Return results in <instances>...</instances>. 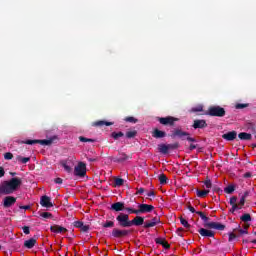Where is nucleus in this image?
Listing matches in <instances>:
<instances>
[{
    "label": "nucleus",
    "instance_id": "obj_1",
    "mask_svg": "<svg viewBox=\"0 0 256 256\" xmlns=\"http://www.w3.org/2000/svg\"><path fill=\"white\" fill-rule=\"evenodd\" d=\"M23 184V180L21 178L14 177L9 181H4L0 185V194L1 195H11L15 193L17 189H19L20 185Z\"/></svg>",
    "mask_w": 256,
    "mask_h": 256
},
{
    "label": "nucleus",
    "instance_id": "obj_2",
    "mask_svg": "<svg viewBox=\"0 0 256 256\" xmlns=\"http://www.w3.org/2000/svg\"><path fill=\"white\" fill-rule=\"evenodd\" d=\"M196 215H199V217L204 221V227L205 229H216V231H225V224H221L219 222H209V217L205 215L202 211H197Z\"/></svg>",
    "mask_w": 256,
    "mask_h": 256
},
{
    "label": "nucleus",
    "instance_id": "obj_3",
    "mask_svg": "<svg viewBox=\"0 0 256 256\" xmlns=\"http://www.w3.org/2000/svg\"><path fill=\"white\" fill-rule=\"evenodd\" d=\"M170 137L172 139H175L176 137H178L182 141H185V139H186L190 143H195L197 141L195 138L191 137V134H189V132H185V131H183L182 129H179V128L174 129L171 132Z\"/></svg>",
    "mask_w": 256,
    "mask_h": 256
},
{
    "label": "nucleus",
    "instance_id": "obj_4",
    "mask_svg": "<svg viewBox=\"0 0 256 256\" xmlns=\"http://www.w3.org/2000/svg\"><path fill=\"white\" fill-rule=\"evenodd\" d=\"M55 141H57V136H53L49 139H44V140H26V141H22L21 143L24 145H37L38 143L39 145L49 146V145H53Z\"/></svg>",
    "mask_w": 256,
    "mask_h": 256
},
{
    "label": "nucleus",
    "instance_id": "obj_5",
    "mask_svg": "<svg viewBox=\"0 0 256 256\" xmlns=\"http://www.w3.org/2000/svg\"><path fill=\"white\" fill-rule=\"evenodd\" d=\"M225 114V108L221 106H210L206 112L210 117H225Z\"/></svg>",
    "mask_w": 256,
    "mask_h": 256
},
{
    "label": "nucleus",
    "instance_id": "obj_6",
    "mask_svg": "<svg viewBox=\"0 0 256 256\" xmlns=\"http://www.w3.org/2000/svg\"><path fill=\"white\" fill-rule=\"evenodd\" d=\"M157 121L160 125H164V127H175V123L179 121V118L173 116L157 117Z\"/></svg>",
    "mask_w": 256,
    "mask_h": 256
},
{
    "label": "nucleus",
    "instance_id": "obj_7",
    "mask_svg": "<svg viewBox=\"0 0 256 256\" xmlns=\"http://www.w3.org/2000/svg\"><path fill=\"white\" fill-rule=\"evenodd\" d=\"M73 173L75 177H85L87 175V164H85V162H78V164L74 167Z\"/></svg>",
    "mask_w": 256,
    "mask_h": 256
},
{
    "label": "nucleus",
    "instance_id": "obj_8",
    "mask_svg": "<svg viewBox=\"0 0 256 256\" xmlns=\"http://www.w3.org/2000/svg\"><path fill=\"white\" fill-rule=\"evenodd\" d=\"M131 234V230L114 228L111 232V237L114 239H123Z\"/></svg>",
    "mask_w": 256,
    "mask_h": 256
},
{
    "label": "nucleus",
    "instance_id": "obj_9",
    "mask_svg": "<svg viewBox=\"0 0 256 256\" xmlns=\"http://www.w3.org/2000/svg\"><path fill=\"white\" fill-rule=\"evenodd\" d=\"M116 221H118L119 227H131V220H129V214L120 213L116 217Z\"/></svg>",
    "mask_w": 256,
    "mask_h": 256
},
{
    "label": "nucleus",
    "instance_id": "obj_10",
    "mask_svg": "<svg viewBox=\"0 0 256 256\" xmlns=\"http://www.w3.org/2000/svg\"><path fill=\"white\" fill-rule=\"evenodd\" d=\"M60 165L61 167H63L66 173H73V160L71 159L61 160Z\"/></svg>",
    "mask_w": 256,
    "mask_h": 256
},
{
    "label": "nucleus",
    "instance_id": "obj_11",
    "mask_svg": "<svg viewBox=\"0 0 256 256\" xmlns=\"http://www.w3.org/2000/svg\"><path fill=\"white\" fill-rule=\"evenodd\" d=\"M155 209V206L149 205V204H139L138 205V215H141L142 213H152V211Z\"/></svg>",
    "mask_w": 256,
    "mask_h": 256
},
{
    "label": "nucleus",
    "instance_id": "obj_12",
    "mask_svg": "<svg viewBox=\"0 0 256 256\" xmlns=\"http://www.w3.org/2000/svg\"><path fill=\"white\" fill-rule=\"evenodd\" d=\"M17 203V198L13 196H6L3 199V207L4 209H9V207H13V205Z\"/></svg>",
    "mask_w": 256,
    "mask_h": 256
},
{
    "label": "nucleus",
    "instance_id": "obj_13",
    "mask_svg": "<svg viewBox=\"0 0 256 256\" xmlns=\"http://www.w3.org/2000/svg\"><path fill=\"white\" fill-rule=\"evenodd\" d=\"M40 205L41 207H46V209H49L53 207V202H51V197L44 195L40 198Z\"/></svg>",
    "mask_w": 256,
    "mask_h": 256
},
{
    "label": "nucleus",
    "instance_id": "obj_14",
    "mask_svg": "<svg viewBox=\"0 0 256 256\" xmlns=\"http://www.w3.org/2000/svg\"><path fill=\"white\" fill-rule=\"evenodd\" d=\"M143 223H145V218L136 216L134 219L130 220V227H133V225H135V227H141Z\"/></svg>",
    "mask_w": 256,
    "mask_h": 256
},
{
    "label": "nucleus",
    "instance_id": "obj_15",
    "mask_svg": "<svg viewBox=\"0 0 256 256\" xmlns=\"http://www.w3.org/2000/svg\"><path fill=\"white\" fill-rule=\"evenodd\" d=\"M225 141H235L237 139V131L233 130L222 135Z\"/></svg>",
    "mask_w": 256,
    "mask_h": 256
},
{
    "label": "nucleus",
    "instance_id": "obj_16",
    "mask_svg": "<svg viewBox=\"0 0 256 256\" xmlns=\"http://www.w3.org/2000/svg\"><path fill=\"white\" fill-rule=\"evenodd\" d=\"M50 231H51V233L59 234V233H67L68 230H67V228H65L63 226H59V225L55 224L50 227Z\"/></svg>",
    "mask_w": 256,
    "mask_h": 256
},
{
    "label": "nucleus",
    "instance_id": "obj_17",
    "mask_svg": "<svg viewBox=\"0 0 256 256\" xmlns=\"http://www.w3.org/2000/svg\"><path fill=\"white\" fill-rule=\"evenodd\" d=\"M110 209L112 211H116L117 213H119V211H125V203L124 202L113 203Z\"/></svg>",
    "mask_w": 256,
    "mask_h": 256
},
{
    "label": "nucleus",
    "instance_id": "obj_18",
    "mask_svg": "<svg viewBox=\"0 0 256 256\" xmlns=\"http://www.w3.org/2000/svg\"><path fill=\"white\" fill-rule=\"evenodd\" d=\"M152 137H154V139H163L164 137H167V133L163 130L155 128L152 132Z\"/></svg>",
    "mask_w": 256,
    "mask_h": 256
},
{
    "label": "nucleus",
    "instance_id": "obj_19",
    "mask_svg": "<svg viewBox=\"0 0 256 256\" xmlns=\"http://www.w3.org/2000/svg\"><path fill=\"white\" fill-rule=\"evenodd\" d=\"M192 127L193 129H205V127H207V121L199 119L194 120Z\"/></svg>",
    "mask_w": 256,
    "mask_h": 256
},
{
    "label": "nucleus",
    "instance_id": "obj_20",
    "mask_svg": "<svg viewBox=\"0 0 256 256\" xmlns=\"http://www.w3.org/2000/svg\"><path fill=\"white\" fill-rule=\"evenodd\" d=\"M198 233H200L201 237H215V232L213 230L205 228H200Z\"/></svg>",
    "mask_w": 256,
    "mask_h": 256
},
{
    "label": "nucleus",
    "instance_id": "obj_21",
    "mask_svg": "<svg viewBox=\"0 0 256 256\" xmlns=\"http://www.w3.org/2000/svg\"><path fill=\"white\" fill-rule=\"evenodd\" d=\"M161 220L157 217H154L150 222H146L144 224V229H151V227H155L158 223H160Z\"/></svg>",
    "mask_w": 256,
    "mask_h": 256
},
{
    "label": "nucleus",
    "instance_id": "obj_22",
    "mask_svg": "<svg viewBox=\"0 0 256 256\" xmlns=\"http://www.w3.org/2000/svg\"><path fill=\"white\" fill-rule=\"evenodd\" d=\"M129 159V156L125 153H119L117 157L113 159L114 163H123L124 161H127Z\"/></svg>",
    "mask_w": 256,
    "mask_h": 256
},
{
    "label": "nucleus",
    "instance_id": "obj_23",
    "mask_svg": "<svg viewBox=\"0 0 256 256\" xmlns=\"http://www.w3.org/2000/svg\"><path fill=\"white\" fill-rule=\"evenodd\" d=\"M36 243H37V239L30 238L29 240H26L24 242V247H26V249H33L35 247Z\"/></svg>",
    "mask_w": 256,
    "mask_h": 256
},
{
    "label": "nucleus",
    "instance_id": "obj_24",
    "mask_svg": "<svg viewBox=\"0 0 256 256\" xmlns=\"http://www.w3.org/2000/svg\"><path fill=\"white\" fill-rule=\"evenodd\" d=\"M93 127H103V125H106V127H111L113 125V122H107L105 120H98L96 122L92 123Z\"/></svg>",
    "mask_w": 256,
    "mask_h": 256
},
{
    "label": "nucleus",
    "instance_id": "obj_25",
    "mask_svg": "<svg viewBox=\"0 0 256 256\" xmlns=\"http://www.w3.org/2000/svg\"><path fill=\"white\" fill-rule=\"evenodd\" d=\"M158 151H159V153H162V155H167L169 153V146H168V144H160V145H158Z\"/></svg>",
    "mask_w": 256,
    "mask_h": 256
},
{
    "label": "nucleus",
    "instance_id": "obj_26",
    "mask_svg": "<svg viewBox=\"0 0 256 256\" xmlns=\"http://www.w3.org/2000/svg\"><path fill=\"white\" fill-rule=\"evenodd\" d=\"M238 138H239L241 141H251L252 136H251L250 133L241 132V133L238 134Z\"/></svg>",
    "mask_w": 256,
    "mask_h": 256
},
{
    "label": "nucleus",
    "instance_id": "obj_27",
    "mask_svg": "<svg viewBox=\"0 0 256 256\" xmlns=\"http://www.w3.org/2000/svg\"><path fill=\"white\" fill-rule=\"evenodd\" d=\"M209 190H199V189H197L196 190V195H197V197H199L200 199H205V197L207 196V195H209Z\"/></svg>",
    "mask_w": 256,
    "mask_h": 256
},
{
    "label": "nucleus",
    "instance_id": "obj_28",
    "mask_svg": "<svg viewBox=\"0 0 256 256\" xmlns=\"http://www.w3.org/2000/svg\"><path fill=\"white\" fill-rule=\"evenodd\" d=\"M110 137H112V139L114 141H117V140L121 139V137H125V133H123V132H112Z\"/></svg>",
    "mask_w": 256,
    "mask_h": 256
},
{
    "label": "nucleus",
    "instance_id": "obj_29",
    "mask_svg": "<svg viewBox=\"0 0 256 256\" xmlns=\"http://www.w3.org/2000/svg\"><path fill=\"white\" fill-rule=\"evenodd\" d=\"M16 161H18L19 163H29V161H31L30 157H23L21 155L16 156Z\"/></svg>",
    "mask_w": 256,
    "mask_h": 256
},
{
    "label": "nucleus",
    "instance_id": "obj_30",
    "mask_svg": "<svg viewBox=\"0 0 256 256\" xmlns=\"http://www.w3.org/2000/svg\"><path fill=\"white\" fill-rule=\"evenodd\" d=\"M235 191V185L230 184L226 188H224V193H227L228 195H231Z\"/></svg>",
    "mask_w": 256,
    "mask_h": 256
},
{
    "label": "nucleus",
    "instance_id": "obj_31",
    "mask_svg": "<svg viewBox=\"0 0 256 256\" xmlns=\"http://www.w3.org/2000/svg\"><path fill=\"white\" fill-rule=\"evenodd\" d=\"M241 221H243L244 223H249L252 221V218H251V214L249 213H245L244 215H242L240 217Z\"/></svg>",
    "mask_w": 256,
    "mask_h": 256
},
{
    "label": "nucleus",
    "instance_id": "obj_32",
    "mask_svg": "<svg viewBox=\"0 0 256 256\" xmlns=\"http://www.w3.org/2000/svg\"><path fill=\"white\" fill-rule=\"evenodd\" d=\"M158 179L160 181V185H166L168 181L167 176L163 173L158 176Z\"/></svg>",
    "mask_w": 256,
    "mask_h": 256
},
{
    "label": "nucleus",
    "instance_id": "obj_33",
    "mask_svg": "<svg viewBox=\"0 0 256 256\" xmlns=\"http://www.w3.org/2000/svg\"><path fill=\"white\" fill-rule=\"evenodd\" d=\"M180 223L181 225H183V227H185L186 229H191V224H189V222L183 218V217H180Z\"/></svg>",
    "mask_w": 256,
    "mask_h": 256
},
{
    "label": "nucleus",
    "instance_id": "obj_34",
    "mask_svg": "<svg viewBox=\"0 0 256 256\" xmlns=\"http://www.w3.org/2000/svg\"><path fill=\"white\" fill-rule=\"evenodd\" d=\"M102 227L104 229H109L115 227V222L113 221H106L105 223L102 224Z\"/></svg>",
    "mask_w": 256,
    "mask_h": 256
},
{
    "label": "nucleus",
    "instance_id": "obj_35",
    "mask_svg": "<svg viewBox=\"0 0 256 256\" xmlns=\"http://www.w3.org/2000/svg\"><path fill=\"white\" fill-rule=\"evenodd\" d=\"M79 141H81V143H95L96 140L91 138H85L84 136H80Z\"/></svg>",
    "mask_w": 256,
    "mask_h": 256
},
{
    "label": "nucleus",
    "instance_id": "obj_36",
    "mask_svg": "<svg viewBox=\"0 0 256 256\" xmlns=\"http://www.w3.org/2000/svg\"><path fill=\"white\" fill-rule=\"evenodd\" d=\"M126 137L127 139H135V137H137V131H128L126 132Z\"/></svg>",
    "mask_w": 256,
    "mask_h": 256
},
{
    "label": "nucleus",
    "instance_id": "obj_37",
    "mask_svg": "<svg viewBox=\"0 0 256 256\" xmlns=\"http://www.w3.org/2000/svg\"><path fill=\"white\" fill-rule=\"evenodd\" d=\"M201 111H203V105L195 106L190 110L191 113H201Z\"/></svg>",
    "mask_w": 256,
    "mask_h": 256
},
{
    "label": "nucleus",
    "instance_id": "obj_38",
    "mask_svg": "<svg viewBox=\"0 0 256 256\" xmlns=\"http://www.w3.org/2000/svg\"><path fill=\"white\" fill-rule=\"evenodd\" d=\"M40 217L43 219H53V214L51 212H42L40 213Z\"/></svg>",
    "mask_w": 256,
    "mask_h": 256
},
{
    "label": "nucleus",
    "instance_id": "obj_39",
    "mask_svg": "<svg viewBox=\"0 0 256 256\" xmlns=\"http://www.w3.org/2000/svg\"><path fill=\"white\" fill-rule=\"evenodd\" d=\"M124 211H128L129 215H138V210L131 207H124Z\"/></svg>",
    "mask_w": 256,
    "mask_h": 256
},
{
    "label": "nucleus",
    "instance_id": "obj_40",
    "mask_svg": "<svg viewBox=\"0 0 256 256\" xmlns=\"http://www.w3.org/2000/svg\"><path fill=\"white\" fill-rule=\"evenodd\" d=\"M124 183H125V180H123V178L115 179V187H121Z\"/></svg>",
    "mask_w": 256,
    "mask_h": 256
},
{
    "label": "nucleus",
    "instance_id": "obj_41",
    "mask_svg": "<svg viewBox=\"0 0 256 256\" xmlns=\"http://www.w3.org/2000/svg\"><path fill=\"white\" fill-rule=\"evenodd\" d=\"M127 123H137V119L133 116H128L124 119Z\"/></svg>",
    "mask_w": 256,
    "mask_h": 256
},
{
    "label": "nucleus",
    "instance_id": "obj_42",
    "mask_svg": "<svg viewBox=\"0 0 256 256\" xmlns=\"http://www.w3.org/2000/svg\"><path fill=\"white\" fill-rule=\"evenodd\" d=\"M175 149H179L178 142L173 143V144H168V150H175Z\"/></svg>",
    "mask_w": 256,
    "mask_h": 256
},
{
    "label": "nucleus",
    "instance_id": "obj_43",
    "mask_svg": "<svg viewBox=\"0 0 256 256\" xmlns=\"http://www.w3.org/2000/svg\"><path fill=\"white\" fill-rule=\"evenodd\" d=\"M4 159H5L6 161H11V159H13V153H11V152L5 153V154H4Z\"/></svg>",
    "mask_w": 256,
    "mask_h": 256
},
{
    "label": "nucleus",
    "instance_id": "obj_44",
    "mask_svg": "<svg viewBox=\"0 0 256 256\" xmlns=\"http://www.w3.org/2000/svg\"><path fill=\"white\" fill-rule=\"evenodd\" d=\"M236 109H245L247 107H249V104H241V103H238L235 105Z\"/></svg>",
    "mask_w": 256,
    "mask_h": 256
},
{
    "label": "nucleus",
    "instance_id": "obj_45",
    "mask_svg": "<svg viewBox=\"0 0 256 256\" xmlns=\"http://www.w3.org/2000/svg\"><path fill=\"white\" fill-rule=\"evenodd\" d=\"M236 237H237V236H236L235 233L230 232V233H229V238H228L229 243H231L232 241H235V238H236Z\"/></svg>",
    "mask_w": 256,
    "mask_h": 256
},
{
    "label": "nucleus",
    "instance_id": "obj_46",
    "mask_svg": "<svg viewBox=\"0 0 256 256\" xmlns=\"http://www.w3.org/2000/svg\"><path fill=\"white\" fill-rule=\"evenodd\" d=\"M204 185L206 186L207 189H211L213 187V184L211 183L210 179L204 181Z\"/></svg>",
    "mask_w": 256,
    "mask_h": 256
},
{
    "label": "nucleus",
    "instance_id": "obj_47",
    "mask_svg": "<svg viewBox=\"0 0 256 256\" xmlns=\"http://www.w3.org/2000/svg\"><path fill=\"white\" fill-rule=\"evenodd\" d=\"M74 227L77 229H81L83 227V222L82 221H75L74 222Z\"/></svg>",
    "mask_w": 256,
    "mask_h": 256
},
{
    "label": "nucleus",
    "instance_id": "obj_48",
    "mask_svg": "<svg viewBox=\"0 0 256 256\" xmlns=\"http://www.w3.org/2000/svg\"><path fill=\"white\" fill-rule=\"evenodd\" d=\"M230 205L232 206V205H238L237 204V197L236 196H232L231 198H230Z\"/></svg>",
    "mask_w": 256,
    "mask_h": 256
},
{
    "label": "nucleus",
    "instance_id": "obj_49",
    "mask_svg": "<svg viewBox=\"0 0 256 256\" xmlns=\"http://www.w3.org/2000/svg\"><path fill=\"white\" fill-rule=\"evenodd\" d=\"M80 231H82V233H87V231H89V225L83 224Z\"/></svg>",
    "mask_w": 256,
    "mask_h": 256
},
{
    "label": "nucleus",
    "instance_id": "obj_50",
    "mask_svg": "<svg viewBox=\"0 0 256 256\" xmlns=\"http://www.w3.org/2000/svg\"><path fill=\"white\" fill-rule=\"evenodd\" d=\"M232 208L230 209V213H235L238 209H241L239 205H232Z\"/></svg>",
    "mask_w": 256,
    "mask_h": 256
},
{
    "label": "nucleus",
    "instance_id": "obj_51",
    "mask_svg": "<svg viewBox=\"0 0 256 256\" xmlns=\"http://www.w3.org/2000/svg\"><path fill=\"white\" fill-rule=\"evenodd\" d=\"M22 229H23V233L25 235H29V233H31L29 226H24V227H22Z\"/></svg>",
    "mask_w": 256,
    "mask_h": 256
},
{
    "label": "nucleus",
    "instance_id": "obj_52",
    "mask_svg": "<svg viewBox=\"0 0 256 256\" xmlns=\"http://www.w3.org/2000/svg\"><path fill=\"white\" fill-rule=\"evenodd\" d=\"M237 205H238V207H241V209H242L243 206L245 205V197H241V199Z\"/></svg>",
    "mask_w": 256,
    "mask_h": 256
},
{
    "label": "nucleus",
    "instance_id": "obj_53",
    "mask_svg": "<svg viewBox=\"0 0 256 256\" xmlns=\"http://www.w3.org/2000/svg\"><path fill=\"white\" fill-rule=\"evenodd\" d=\"M164 242H165V239H163V238H156L155 239V243L157 245H163Z\"/></svg>",
    "mask_w": 256,
    "mask_h": 256
},
{
    "label": "nucleus",
    "instance_id": "obj_54",
    "mask_svg": "<svg viewBox=\"0 0 256 256\" xmlns=\"http://www.w3.org/2000/svg\"><path fill=\"white\" fill-rule=\"evenodd\" d=\"M162 247H163L164 249H171V245H170L167 241H165V240H164V242L162 243Z\"/></svg>",
    "mask_w": 256,
    "mask_h": 256
},
{
    "label": "nucleus",
    "instance_id": "obj_55",
    "mask_svg": "<svg viewBox=\"0 0 256 256\" xmlns=\"http://www.w3.org/2000/svg\"><path fill=\"white\" fill-rule=\"evenodd\" d=\"M54 183H56L57 185H63V179L62 178H56V179H54Z\"/></svg>",
    "mask_w": 256,
    "mask_h": 256
},
{
    "label": "nucleus",
    "instance_id": "obj_56",
    "mask_svg": "<svg viewBox=\"0 0 256 256\" xmlns=\"http://www.w3.org/2000/svg\"><path fill=\"white\" fill-rule=\"evenodd\" d=\"M144 193H145V189L144 188H137L136 195H143Z\"/></svg>",
    "mask_w": 256,
    "mask_h": 256
},
{
    "label": "nucleus",
    "instance_id": "obj_57",
    "mask_svg": "<svg viewBox=\"0 0 256 256\" xmlns=\"http://www.w3.org/2000/svg\"><path fill=\"white\" fill-rule=\"evenodd\" d=\"M5 177V169L3 167H0V178Z\"/></svg>",
    "mask_w": 256,
    "mask_h": 256
},
{
    "label": "nucleus",
    "instance_id": "obj_58",
    "mask_svg": "<svg viewBox=\"0 0 256 256\" xmlns=\"http://www.w3.org/2000/svg\"><path fill=\"white\" fill-rule=\"evenodd\" d=\"M183 228H178L177 229V235H179V237H183V234H181V233H183Z\"/></svg>",
    "mask_w": 256,
    "mask_h": 256
},
{
    "label": "nucleus",
    "instance_id": "obj_59",
    "mask_svg": "<svg viewBox=\"0 0 256 256\" xmlns=\"http://www.w3.org/2000/svg\"><path fill=\"white\" fill-rule=\"evenodd\" d=\"M239 233H240L241 235H247V233H249V232L247 231V227H246L245 230L240 229V230H239Z\"/></svg>",
    "mask_w": 256,
    "mask_h": 256
},
{
    "label": "nucleus",
    "instance_id": "obj_60",
    "mask_svg": "<svg viewBox=\"0 0 256 256\" xmlns=\"http://www.w3.org/2000/svg\"><path fill=\"white\" fill-rule=\"evenodd\" d=\"M251 177H252L251 172H246V173L244 174V178H245V179H249V178H251Z\"/></svg>",
    "mask_w": 256,
    "mask_h": 256
},
{
    "label": "nucleus",
    "instance_id": "obj_61",
    "mask_svg": "<svg viewBox=\"0 0 256 256\" xmlns=\"http://www.w3.org/2000/svg\"><path fill=\"white\" fill-rule=\"evenodd\" d=\"M188 210L191 211L192 213H197L195 208L193 206H191V205L188 206Z\"/></svg>",
    "mask_w": 256,
    "mask_h": 256
},
{
    "label": "nucleus",
    "instance_id": "obj_62",
    "mask_svg": "<svg viewBox=\"0 0 256 256\" xmlns=\"http://www.w3.org/2000/svg\"><path fill=\"white\" fill-rule=\"evenodd\" d=\"M195 149H197V145H195V144H190L189 150H190V151H193V150H195Z\"/></svg>",
    "mask_w": 256,
    "mask_h": 256
},
{
    "label": "nucleus",
    "instance_id": "obj_63",
    "mask_svg": "<svg viewBox=\"0 0 256 256\" xmlns=\"http://www.w3.org/2000/svg\"><path fill=\"white\" fill-rule=\"evenodd\" d=\"M20 209H25V211L31 209L30 205H26V206H20Z\"/></svg>",
    "mask_w": 256,
    "mask_h": 256
},
{
    "label": "nucleus",
    "instance_id": "obj_64",
    "mask_svg": "<svg viewBox=\"0 0 256 256\" xmlns=\"http://www.w3.org/2000/svg\"><path fill=\"white\" fill-rule=\"evenodd\" d=\"M242 197H244V199L248 198L249 197V191L244 192Z\"/></svg>",
    "mask_w": 256,
    "mask_h": 256
}]
</instances>
